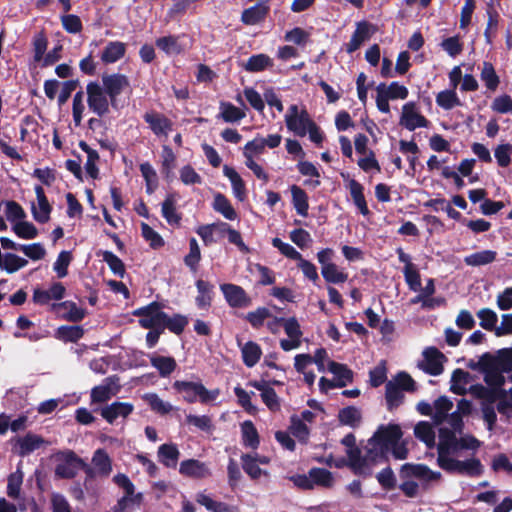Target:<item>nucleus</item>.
<instances>
[{"instance_id": "7", "label": "nucleus", "mask_w": 512, "mask_h": 512, "mask_svg": "<svg viewBox=\"0 0 512 512\" xmlns=\"http://www.w3.org/2000/svg\"><path fill=\"white\" fill-rule=\"evenodd\" d=\"M265 152L262 136L257 135L251 141H248L242 148L245 166L263 182L269 181V175L264 168L257 162V158Z\"/></svg>"}, {"instance_id": "13", "label": "nucleus", "mask_w": 512, "mask_h": 512, "mask_svg": "<svg viewBox=\"0 0 512 512\" xmlns=\"http://www.w3.org/2000/svg\"><path fill=\"white\" fill-rule=\"evenodd\" d=\"M281 325L287 335V339L280 340V347L282 350L288 352L298 349L302 344L303 332L298 320L295 317L280 318Z\"/></svg>"}, {"instance_id": "6", "label": "nucleus", "mask_w": 512, "mask_h": 512, "mask_svg": "<svg viewBox=\"0 0 512 512\" xmlns=\"http://www.w3.org/2000/svg\"><path fill=\"white\" fill-rule=\"evenodd\" d=\"M54 462V473L59 479H71L76 476L80 469H83L84 461L73 451H58L51 456Z\"/></svg>"}, {"instance_id": "55", "label": "nucleus", "mask_w": 512, "mask_h": 512, "mask_svg": "<svg viewBox=\"0 0 512 512\" xmlns=\"http://www.w3.org/2000/svg\"><path fill=\"white\" fill-rule=\"evenodd\" d=\"M84 334L80 326H61L57 329L56 337L65 342H76Z\"/></svg>"}, {"instance_id": "56", "label": "nucleus", "mask_w": 512, "mask_h": 512, "mask_svg": "<svg viewBox=\"0 0 512 512\" xmlns=\"http://www.w3.org/2000/svg\"><path fill=\"white\" fill-rule=\"evenodd\" d=\"M481 80L485 83V86L489 90L495 91L497 89L500 81L491 63H483V67L481 70Z\"/></svg>"}, {"instance_id": "58", "label": "nucleus", "mask_w": 512, "mask_h": 512, "mask_svg": "<svg viewBox=\"0 0 512 512\" xmlns=\"http://www.w3.org/2000/svg\"><path fill=\"white\" fill-rule=\"evenodd\" d=\"M226 228H227L226 223H213V224H208V225H203V226L198 227L196 232L201 237L203 242L206 245H209V244L215 242L214 237H213L214 232L216 230L222 232V229H226Z\"/></svg>"}, {"instance_id": "47", "label": "nucleus", "mask_w": 512, "mask_h": 512, "mask_svg": "<svg viewBox=\"0 0 512 512\" xmlns=\"http://www.w3.org/2000/svg\"><path fill=\"white\" fill-rule=\"evenodd\" d=\"M309 476L312 481L313 487L315 485L322 487H331L334 483L332 473L324 468H312L309 471Z\"/></svg>"}, {"instance_id": "62", "label": "nucleus", "mask_w": 512, "mask_h": 512, "mask_svg": "<svg viewBox=\"0 0 512 512\" xmlns=\"http://www.w3.org/2000/svg\"><path fill=\"white\" fill-rule=\"evenodd\" d=\"M477 317L480 319V326L486 330H493L495 332V328L498 316L497 314L489 309V308H483L477 312Z\"/></svg>"}, {"instance_id": "10", "label": "nucleus", "mask_w": 512, "mask_h": 512, "mask_svg": "<svg viewBox=\"0 0 512 512\" xmlns=\"http://www.w3.org/2000/svg\"><path fill=\"white\" fill-rule=\"evenodd\" d=\"M284 120L287 129L299 137L306 136L309 126L314 122L306 108L296 104L288 107Z\"/></svg>"}, {"instance_id": "15", "label": "nucleus", "mask_w": 512, "mask_h": 512, "mask_svg": "<svg viewBox=\"0 0 512 512\" xmlns=\"http://www.w3.org/2000/svg\"><path fill=\"white\" fill-rule=\"evenodd\" d=\"M91 463L92 466L85 462L83 465V470L90 478L96 476L107 477L112 471L111 459L103 449H98L94 452Z\"/></svg>"}, {"instance_id": "45", "label": "nucleus", "mask_w": 512, "mask_h": 512, "mask_svg": "<svg viewBox=\"0 0 512 512\" xmlns=\"http://www.w3.org/2000/svg\"><path fill=\"white\" fill-rule=\"evenodd\" d=\"M242 441L246 447L256 449L259 445L257 429L251 421H244L241 425Z\"/></svg>"}, {"instance_id": "34", "label": "nucleus", "mask_w": 512, "mask_h": 512, "mask_svg": "<svg viewBox=\"0 0 512 512\" xmlns=\"http://www.w3.org/2000/svg\"><path fill=\"white\" fill-rule=\"evenodd\" d=\"M126 51L124 43L119 41L109 42L101 54V60L106 63H114L121 59Z\"/></svg>"}, {"instance_id": "20", "label": "nucleus", "mask_w": 512, "mask_h": 512, "mask_svg": "<svg viewBox=\"0 0 512 512\" xmlns=\"http://www.w3.org/2000/svg\"><path fill=\"white\" fill-rule=\"evenodd\" d=\"M227 303L234 308L247 307L250 304V298L245 290L235 284H222L220 285Z\"/></svg>"}, {"instance_id": "51", "label": "nucleus", "mask_w": 512, "mask_h": 512, "mask_svg": "<svg viewBox=\"0 0 512 512\" xmlns=\"http://www.w3.org/2000/svg\"><path fill=\"white\" fill-rule=\"evenodd\" d=\"M143 399L146 401V403L150 406V408L159 414H168L172 409L173 406L164 400H162L157 394L155 393H148L143 396Z\"/></svg>"}, {"instance_id": "17", "label": "nucleus", "mask_w": 512, "mask_h": 512, "mask_svg": "<svg viewBox=\"0 0 512 512\" xmlns=\"http://www.w3.org/2000/svg\"><path fill=\"white\" fill-rule=\"evenodd\" d=\"M401 476L405 478H417L424 483L437 482L441 479V473L431 470L424 464L406 463L401 467Z\"/></svg>"}, {"instance_id": "4", "label": "nucleus", "mask_w": 512, "mask_h": 512, "mask_svg": "<svg viewBox=\"0 0 512 512\" xmlns=\"http://www.w3.org/2000/svg\"><path fill=\"white\" fill-rule=\"evenodd\" d=\"M484 381L489 388H480L481 397L485 398L490 402L498 400V404L503 400L510 401V390L506 391L503 389V386L505 384V377L503 376V371L498 369L496 365L492 362L488 364L487 367L485 368Z\"/></svg>"}, {"instance_id": "29", "label": "nucleus", "mask_w": 512, "mask_h": 512, "mask_svg": "<svg viewBox=\"0 0 512 512\" xmlns=\"http://www.w3.org/2000/svg\"><path fill=\"white\" fill-rule=\"evenodd\" d=\"M269 10L266 2H261L243 11L241 20L247 25H255L262 21Z\"/></svg>"}, {"instance_id": "31", "label": "nucleus", "mask_w": 512, "mask_h": 512, "mask_svg": "<svg viewBox=\"0 0 512 512\" xmlns=\"http://www.w3.org/2000/svg\"><path fill=\"white\" fill-rule=\"evenodd\" d=\"M144 119L156 135L166 136L171 130V122L160 114L146 113Z\"/></svg>"}, {"instance_id": "52", "label": "nucleus", "mask_w": 512, "mask_h": 512, "mask_svg": "<svg viewBox=\"0 0 512 512\" xmlns=\"http://www.w3.org/2000/svg\"><path fill=\"white\" fill-rule=\"evenodd\" d=\"M436 103L445 110H450L455 106L461 105L454 89L439 92L436 96Z\"/></svg>"}, {"instance_id": "42", "label": "nucleus", "mask_w": 512, "mask_h": 512, "mask_svg": "<svg viewBox=\"0 0 512 512\" xmlns=\"http://www.w3.org/2000/svg\"><path fill=\"white\" fill-rule=\"evenodd\" d=\"M348 186L354 204L359 209L361 214L367 215L369 213V209L364 198L362 185L356 180H351Z\"/></svg>"}, {"instance_id": "37", "label": "nucleus", "mask_w": 512, "mask_h": 512, "mask_svg": "<svg viewBox=\"0 0 512 512\" xmlns=\"http://www.w3.org/2000/svg\"><path fill=\"white\" fill-rule=\"evenodd\" d=\"M496 256V251L482 250L465 256L464 263L472 267L483 266L495 261Z\"/></svg>"}, {"instance_id": "27", "label": "nucleus", "mask_w": 512, "mask_h": 512, "mask_svg": "<svg viewBox=\"0 0 512 512\" xmlns=\"http://www.w3.org/2000/svg\"><path fill=\"white\" fill-rule=\"evenodd\" d=\"M238 345L241 350L244 364L249 368L254 367L262 356L261 347L253 341H248L244 344L239 342Z\"/></svg>"}, {"instance_id": "61", "label": "nucleus", "mask_w": 512, "mask_h": 512, "mask_svg": "<svg viewBox=\"0 0 512 512\" xmlns=\"http://www.w3.org/2000/svg\"><path fill=\"white\" fill-rule=\"evenodd\" d=\"M59 306L65 310V319L73 322L81 321L85 317V310L83 308L78 307L72 301H65L59 304Z\"/></svg>"}, {"instance_id": "3", "label": "nucleus", "mask_w": 512, "mask_h": 512, "mask_svg": "<svg viewBox=\"0 0 512 512\" xmlns=\"http://www.w3.org/2000/svg\"><path fill=\"white\" fill-rule=\"evenodd\" d=\"M341 443L346 447V455L348 457V466L355 474L369 476L372 473V462H370V439L367 444L360 450L356 447V439L354 435L348 434Z\"/></svg>"}, {"instance_id": "35", "label": "nucleus", "mask_w": 512, "mask_h": 512, "mask_svg": "<svg viewBox=\"0 0 512 512\" xmlns=\"http://www.w3.org/2000/svg\"><path fill=\"white\" fill-rule=\"evenodd\" d=\"M114 482L124 490V495L121 498H128L132 502L142 503V493H135V487L126 475L118 474L114 476Z\"/></svg>"}, {"instance_id": "9", "label": "nucleus", "mask_w": 512, "mask_h": 512, "mask_svg": "<svg viewBox=\"0 0 512 512\" xmlns=\"http://www.w3.org/2000/svg\"><path fill=\"white\" fill-rule=\"evenodd\" d=\"M408 94L407 87L399 82H392L389 85L380 83L376 87V106L380 112L389 113V100H404L408 97Z\"/></svg>"}, {"instance_id": "50", "label": "nucleus", "mask_w": 512, "mask_h": 512, "mask_svg": "<svg viewBox=\"0 0 512 512\" xmlns=\"http://www.w3.org/2000/svg\"><path fill=\"white\" fill-rule=\"evenodd\" d=\"M242 467L244 471L252 478L258 479L262 475H267V472L259 468L257 459L251 454H244L241 456Z\"/></svg>"}, {"instance_id": "28", "label": "nucleus", "mask_w": 512, "mask_h": 512, "mask_svg": "<svg viewBox=\"0 0 512 512\" xmlns=\"http://www.w3.org/2000/svg\"><path fill=\"white\" fill-rule=\"evenodd\" d=\"M453 408V402L446 396H441L433 403L432 419L436 425L448 423L449 411Z\"/></svg>"}, {"instance_id": "25", "label": "nucleus", "mask_w": 512, "mask_h": 512, "mask_svg": "<svg viewBox=\"0 0 512 512\" xmlns=\"http://www.w3.org/2000/svg\"><path fill=\"white\" fill-rule=\"evenodd\" d=\"M65 287L61 283H54L48 290L35 289L33 301L36 304L45 305L51 300H60L64 297Z\"/></svg>"}, {"instance_id": "40", "label": "nucleus", "mask_w": 512, "mask_h": 512, "mask_svg": "<svg viewBox=\"0 0 512 512\" xmlns=\"http://www.w3.org/2000/svg\"><path fill=\"white\" fill-rule=\"evenodd\" d=\"M290 190L292 194V203L295 210L299 215L306 216L309 208L308 196L306 192L297 185H292Z\"/></svg>"}, {"instance_id": "64", "label": "nucleus", "mask_w": 512, "mask_h": 512, "mask_svg": "<svg viewBox=\"0 0 512 512\" xmlns=\"http://www.w3.org/2000/svg\"><path fill=\"white\" fill-rule=\"evenodd\" d=\"M52 512H72V508L66 497L60 493L53 492L50 496Z\"/></svg>"}, {"instance_id": "19", "label": "nucleus", "mask_w": 512, "mask_h": 512, "mask_svg": "<svg viewBox=\"0 0 512 512\" xmlns=\"http://www.w3.org/2000/svg\"><path fill=\"white\" fill-rule=\"evenodd\" d=\"M377 31V27L367 21H360L356 23V29L353 32L350 41L346 44L347 53L355 52L373 34Z\"/></svg>"}, {"instance_id": "1", "label": "nucleus", "mask_w": 512, "mask_h": 512, "mask_svg": "<svg viewBox=\"0 0 512 512\" xmlns=\"http://www.w3.org/2000/svg\"><path fill=\"white\" fill-rule=\"evenodd\" d=\"M471 409V403L466 399H461L457 404V410L448 417V425L451 430L446 427L439 429L437 463L447 472L471 476L481 473L482 466L478 459L469 458L461 461L454 457L460 450L476 451L481 445V442L472 435H464L460 438L456 436L463 430L462 416L470 414Z\"/></svg>"}, {"instance_id": "14", "label": "nucleus", "mask_w": 512, "mask_h": 512, "mask_svg": "<svg viewBox=\"0 0 512 512\" xmlns=\"http://www.w3.org/2000/svg\"><path fill=\"white\" fill-rule=\"evenodd\" d=\"M399 124L409 131L427 128L429 121L423 116L415 102H407L402 106Z\"/></svg>"}, {"instance_id": "30", "label": "nucleus", "mask_w": 512, "mask_h": 512, "mask_svg": "<svg viewBox=\"0 0 512 512\" xmlns=\"http://www.w3.org/2000/svg\"><path fill=\"white\" fill-rule=\"evenodd\" d=\"M328 370L335 376L338 388L344 387L352 382L353 373L346 365L328 361Z\"/></svg>"}, {"instance_id": "5", "label": "nucleus", "mask_w": 512, "mask_h": 512, "mask_svg": "<svg viewBox=\"0 0 512 512\" xmlns=\"http://www.w3.org/2000/svg\"><path fill=\"white\" fill-rule=\"evenodd\" d=\"M173 388L182 394L183 399L188 403L199 401L207 404L215 401L220 394L219 389L208 390L201 382L175 381Z\"/></svg>"}, {"instance_id": "36", "label": "nucleus", "mask_w": 512, "mask_h": 512, "mask_svg": "<svg viewBox=\"0 0 512 512\" xmlns=\"http://www.w3.org/2000/svg\"><path fill=\"white\" fill-rule=\"evenodd\" d=\"M212 206L216 212L228 220H235L237 218V213L230 201L221 193L215 194Z\"/></svg>"}, {"instance_id": "8", "label": "nucleus", "mask_w": 512, "mask_h": 512, "mask_svg": "<svg viewBox=\"0 0 512 512\" xmlns=\"http://www.w3.org/2000/svg\"><path fill=\"white\" fill-rule=\"evenodd\" d=\"M102 87L109 96L111 106L115 110L124 107L125 102L120 99V95L124 92L131 91L130 82L127 76L123 74L104 75L102 77Z\"/></svg>"}, {"instance_id": "12", "label": "nucleus", "mask_w": 512, "mask_h": 512, "mask_svg": "<svg viewBox=\"0 0 512 512\" xmlns=\"http://www.w3.org/2000/svg\"><path fill=\"white\" fill-rule=\"evenodd\" d=\"M165 314L158 303H151L134 312L143 328L160 330L165 329Z\"/></svg>"}, {"instance_id": "23", "label": "nucleus", "mask_w": 512, "mask_h": 512, "mask_svg": "<svg viewBox=\"0 0 512 512\" xmlns=\"http://www.w3.org/2000/svg\"><path fill=\"white\" fill-rule=\"evenodd\" d=\"M179 472L181 475L190 478L202 479L210 476L208 466L199 460L188 459L180 463Z\"/></svg>"}, {"instance_id": "22", "label": "nucleus", "mask_w": 512, "mask_h": 512, "mask_svg": "<svg viewBox=\"0 0 512 512\" xmlns=\"http://www.w3.org/2000/svg\"><path fill=\"white\" fill-rule=\"evenodd\" d=\"M35 193L37 202L32 204V214L37 222L45 223L50 218L51 206L42 186H36Z\"/></svg>"}, {"instance_id": "46", "label": "nucleus", "mask_w": 512, "mask_h": 512, "mask_svg": "<svg viewBox=\"0 0 512 512\" xmlns=\"http://www.w3.org/2000/svg\"><path fill=\"white\" fill-rule=\"evenodd\" d=\"M196 501L211 512H234L233 508L227 506L225 503L212 499L209 495L204 493L197 494Z\"/></svg>"}, {"instance_id": "44", "label": "nucleus", "mask_w": 512, "mask_h": 512, "mask_svg": "<svg viewBox=\"0 0 512 512\" xmlns=\"http://www.w3.org/2000/svg\"><path fill=\"white\" fill-rule=\"evenodd\" d=\"M24 473L21 470L20 464L17 466L15 472L9 475L7 484V495L13 499L20 497L21 486L23 483Z\"/></svg>"}, {"instance_id": "57", "label": "nucleus", "mask_w": 512, "mask_h": 512, "mask_svg": "<svg viewBox=\"0 0 512 512\" xmlns=\"http://www.w3.org/2000/svg\"><path fill=\"white\" fill-rule=\"evenodd\" d=\"M12 229L19 238L26 240L34 239L38 235L37 228L27 221H17Z\"/></svg>"}, {"instance_id": "39", "label": "nucleus", "mask_w": 512, "mask_h": 512, "mask_svg": "<svg viewBox=\"0 0 512 512\" xmlns=\"http://www.w3.org/2000/svg\"><path fill=\"white\" fill-rule=\"evenodd\" d=\"M162 216L170 225H179L181 216L176 210V199L174 196L169 195L162 203L161 208Z\"/></svg>"}, {"instance_id": "32", "label": "nucleus", "mask_w": 512, "mask_h": 512, "mask_svg": "<svg viewBox=\"0 0 512 512\" xmlns=\"http://www.w3.org/2000/svg\"><path fill=\"white\" fill-rule=\"evenodd\" d=\"M155 44L158 49L167 55H177L184 50L179 36L168 35L160 37L155 41Z\"/></svg>"}, {"instance_id": "16", "label": "nucleus", "mask_w": 512, "mask_h": 512, "mask_svg": "<svg viewBox=\"0 0 512 512\" xmlns=\"http://www.w3.org/2000/svg\"><path fill=\"white\" fill-rule=\"evenodd\" d=\"M423 359L418 363V367L424 372L437 376L443 372V362L445 356L435 347L426 348L423 353Z\"/></svg>"}, {"instance_id": "43", "label": "nucleus", "mask_w": 512, "mask_h": 512, "mask_svg": "<svg viewBox=\"0 0 512 512\" xmlns=\"http://www.w3.org/2000/svg\"><path fill=\"white\" fill-rule=\"evenodd\" d=\"M414 434L416 438L424 442L428 447L435 445V432L429 422H419L414 428Z\"/></svg>"}, {"instance_id": "21", "label": "nucleus", "mask_w": 512, "mask_h": 512, "mask_svg": "<svg viewBox=\"0 0 512 512\" xmlns=\"http://www.w3.org/2000/svg\"><path fill=\"white\" fill-rule=\"evenodd\" d=\"M134 410V406L128 402H113L100 410L101 416L110 424L118 418H127Z\"/></svg>"}, {"instance_id": "24", "label": "nucleus", "mask_w": 512, "mask_h": 512, "mask_svg": "<svg viewBox=\"0 0 512 512\" xmlns=\"http://www.w3.org/2000/svg\"><path fill=\"white\" fill-rule=\"evenodd\" d=\"M48 444L50 443L42 437L29 433L16 439L15 448L19 455L25 456Z\"/></svg>"}, {"instance_id": "41", "label": "nucleus", "mask_w": 512, "mask_h": 512, "mask_svg": "<svg viewBox=\"0 0 512 512\" xmlns=\"http://www.w3.org/2000/svg\"><path fill=\"white\" fill-rule=\"evenodd\" d=\"M28 261L16 254L7 253L0 258V268L5 270L7 273H14L21 268L25 267Z\"/></svg>"}, {"instance_id": "18", "label": "nucleus", "mask_w": 512, "mask_h": 512, "mask_svg": "<svg viewBox=\"0 0 512 512\" xmlns=\"http://www.w3.org/2000/svg\"><path fill=\"white\" fill-rule=\"evenodd\" d=\"M120 390L118 378L115 376L106 378L100 385L91 390V403H104L115 396Z\"/></svg>"}, {"instance_id": "2", "label": "nucleus", "mask_w": 512, "mask_h": 512, "mask_svg": "<svg viewBox=\"0 0 512 512\" xmlns=\"http://www.w3.org/2000/svg\"><path fill=\"white\" fill-rule=\"evenodd\" d=\"M402 431L398 425H388L380 427L374 436L370 439V462L372 469L383 463L388 451L398 460H404L408 456L406 443L401 441Z\"/></svg>"}, {"instance_id": "49", "label": "nucleus", "mask_w": 512, "mask_h": 512, "mask_svg": "<svg viewBox=\"0 0 512 512\" xmlns=\"http://www.w3.org/2000/svg\"><path fill=\"white\" fill-rule=\"evenodd\" d=\"M198 290V296L196 297V303L199 308L205 309L210 306L212 300V285L203 280L196 282Z\"/></svg>"}, {"instance_id": "59", "label": "nucleus", "mask_w": 512, "mask_h": 512, "mask_svg": "<svg viewBox=\"0 0 512 512\" xmlns=\"http://www.w3.org/2000/svg\"><path fill=\"white\" fill-rule=\"evenodd\" d=\"M469 374L461 369H457L452 375L451 391L457 395L466 393V385Z\"/></svg>"}, {"instance_id": "63", "label": "nucleus", "mask_w": 512, "mask_h": 512, "mask_svg": "<svg viewBox=\"0 0 512 512\" xmlns=\"http://www.w3.org/2000/svg\"><path fill=\"white\" fill-rule=\"evenodd\" d=\"M403 274L408 287L412 291L418 292L421 290V277L416 266L408 265V267H404Z\"/></svg>"}, {"instance_id": "38", "label": "nucleus", "mask_w": 512, "mask_h": 512, "mask_svg": "<svg viewBox=\"0 0 512 512\" xmlns=\"http://www.w3.org/2000/svg\"><path fill=\"white\" fill-rule=\"evenodd\" d=\"M272 66L273 60L266 54L253 55L242 64L243 69L248 72H260Z\"/></svg>"}, {"instance_id": "53", "label": "nucleus", "mask_w": 512, "mask_h": 512, "mask_svg": "<svg viewBox=\"0 0 512 512\" xmlns=\"http://www.w3.org/2000/svg\"><path fill=\"white\" fill-rule=\"evenodd\" d=\"M220 111L221 117L225 122H237L246 116L242 109L226 102L220 104Z\"/></svg>"}, {"instance_id": "11", "label": "nucleus", "mask_w": 512, "mask_h": 512, "mask_svg": "<svg viewBox=\"0 0 512 512\" xmlns=\"http://www.w3.org/2000/svg\"><path fill=\"white\" fill-rule=\"evenodd\" d=\"M87 103L89 109L97 116L102 117L110 111V99L103 87L97 82H90L86 86Z\"/></svg>"}, {"instance_id": "26", "label": "nucleus", "mask_w": 512, "mask_h": 512, "mask_svg": "<svg viewBox=\"0 0 512 512\" xmlns=\"http://www.w3.org/2000/svg\"><path fill=\"white\" fill-rule=\"evenodd\" d=\"M223 174L229 179L235 198L243 202L247 198V190L240 174L228 165L223 167Z\"/></svg>"}, {"instance_id": "33", "label": "nucleus", "mask_w": 512, "mask_h": 512, "mask_svg": "<svg viewBox=\"0 0 512 512\" xmlns=\"http://www.w3.org/2000/svg\"><path fill=\"white\" fill-rule=\"evenodd\" d=\"M179 456L180 452L175 444H162L158 448L159 461L166 467H176Z\"/></svg>"}, {"instance_id": "48", "label": "nucleus", "mask_w": 512, "mask_h": 512, "mask_svg": "<svg viewBox=\"0 0 512 512\" xmlns=\"http://www.w3.org/2000/svg\"><path fill=\"white\" fill-rule=\"evenodd\" d=\"M321 274L326 282L333 284L344 283L348 279V274L341 270L336 264L322 267Z\"/></svg>"}, {"instance_id": "60", "label": "nucleus", "mask_w": 512, "mask_h": 512, "mask_svg": "<svg viewBox=\"0 0 512 512\" xmlns=\"http://www.w3.org/2000/svg\"><path fill=\"white\" fill-rule=\"evenodd\" d=\"M403 391L393 381L386 384V401L389 409L398 406L403 399Z\"/></svg>"}, {"instance_id": "54", "label": "nucleus", "mask_w": 512, "mask_h": 512, "mask_svg": "<svg viewBox=\"0 0 512 512\" xmlns=\"http://www.w3.org/2000/svg\"><path fill=\"white\" fill-rule=\"evenodd\" d=\"M151 364L162 377L170 375L176 368V362L171 357L157 356L151 358Z\"/></svg>"}]
</instances>
